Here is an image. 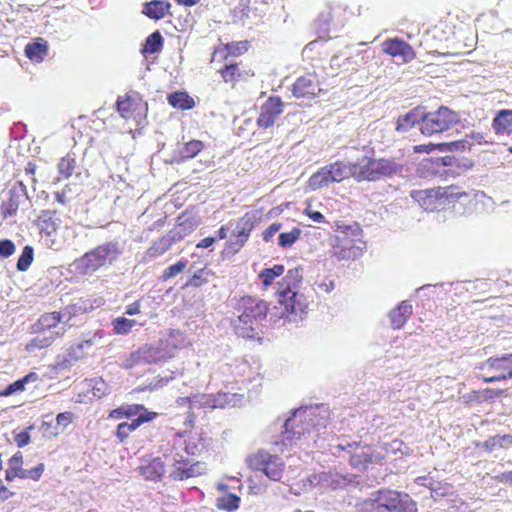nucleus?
<instances>
[{"label": "nucleus", "instance_id": "nucleus-1", "mask_svg": "<svg viewBox=\"0 0 512 512\" xmlns=\"http://www.w3.org/2000/svg\"><path fill=\"white\" fill-rule=\"evenodd\" d=\"M301 281V268L288 270L282 284L284 287L278 292V306H274L275 313H271L272 315L292 323H298L304 319L307 315L308 301L303 293L296 290Z\"/></svg>", "mask_w": 512, "mask_h": 512}, {"label": "nucleus", "instance_id": "nucleus-2", "mask_svg": "<svg viewBox=\"0 0 512 512\" xmlns=\"http://www.w3.org/2000/svg\"><path fill=\"white\" fill-rule=\"evenodd\" d=\"M327 425V411L321 407H301L294 411L292 417H289L283 427L284 436L282 444L284 446L292 445L295 439L302 435L318 432Z\"/></svg>", "mask_w": 512, "mask_h": 512}, {"label": "nucleus", "instance_id": "nucleus-3", "mask_svg": "<svg viewBox=\"0 0 512 512\" xmlns=\"http://www.w3.org/2000/svg\"><path fill=\"white\" fill-rule=\"evenodd\" d=\"M238 316L232 321L235 333L244 338H253L259 323L264 320L269 313L271 318L279 319L272 315L275 309H269L267 303L263 300H257L253 297H243L236 308Z\"/></svg>", "mask_w": 512, "mask_h": 512}, {"label": "nucleus", "instance_id": "nucleus-4", "mask_svg": "<svg viewBox=\"0 0 512 512\" xmlns=\"http://www.w3.org/2000/svg\"><path fill=\"white\" fill-rule=\"evenodd\" d=\"M123 250L124 243L117 239L102 243L75 260V269L82 275L94 273L102 267L112 265Z\"/></svg>", "mask_w": 512, "mask_h": 512}, {"label": "nucleus", "instance_id": "nucleus-5", "mask_svg": "<svg viewBox=\"0 0 512 512\" xmlns=\"http://www.w3.org/2000/svg\"><path fill=\"white\" fill-rule=\"evenodd\" d=\"M331 452L339 458H347L350 465L358 470L367 469L369 464L380 463L384 456L370 445L346 438L337 440L331 445Z\"/></svg>", "mask_w": 512, "mask_h": 512}, {"label": "nucleus", "instance_id": "nucleus-6", "mask_svg": "<svg viewBox=\"0 0 512 512\" xmlns=\"http://www.w3.org/2000/svg\"><path fill=\"white\" fill-rule=\"evenodd\" d=\"M182 451H185L187 455L194 454L193 449L184 446V441L180 437L175 438L173 443L168 444L166 448H162V456L165 458L166 464L175 468L171 472V477L174 480L195 477L200 475L203 470V465L200 462L191 464L190 459L184 456Z\"/></svg>", "mask_w": 512, "mask_h": 512}, {"label": "nucleus", "instance_id": "nucleus-7", "mask_svg": "<svg viewBox=\"0 0 512 512\" xmlns=\"http://www.w3.org/2000/svg\"><path fill=\"white\" fill-rule=\"evenodd\" d=\"M365 248L362 230L358 224H354L337 231L332 244V255L338 260H354L362 255Z\"/></svg>", "mask_w": 512, "mask_h": 512}, {"label": "nucleus", "instance_id": "nucleus-8", "mask_svg": "<svg viewBox=\"0 0 512 512\" xmlns=\"http://www.w3.org/2000/svg\"><path fill=\"white\" fill-rule=\"evenodd\" d=\"M460 122L457 112L446 106L439 107L436 111L425 112L423 110V123L420 132L424 136H433L443 133Z\"/></svg>", "mask_w": 512, "mask_h": 512}, {"label": "nucleus", "instance_id": "nucleus-9", "mask_svg": "<svg viewBox=\"0 0 512 512\" xmlns=\"http://www.w3.org/2000/svg\"><path fill=\"white\" fill-rule=\"evenodd\" d=\"M349 177H352L351 163L336 161L312 174L308 180V186L315 191L332 183L342 182Z\"/></svg>", "mask_w": 512, "mask_h": 512}, {"label": "nucleus", "instance_id": "nucleus-10", "mask_svg": "<svg viewBox=\"0 0 512 512\" xmlns=\"http://www.w3.org/2000/svg\"><path fill=\"white\" fill-rule=\"evenodd\" d=\"M243 395L234 393H218L213 394H195L191 397H180L177 403L180 405L188 404L190 409L201 408H225L227 406L234 407L241 403Z\"/></svg>", "mask_w": 512, "mask_h": 512}, {"label": "nucleus", "instance_id": "nucleus-11", "mask_svg": "<svg viewBox=\"0 0 512 512\" xmlns=\"http://www.w3.org/2000/svg\"><path fill=\"white\" fill-rule=\"evenodd\" d=\"M373 504L377 511L417 512V505L407 493L395 490H379L373 494Z\"/></svg>", "mask_w": 512, "mask_h": 512}, {"label": "nucleus", "instance_id": "nucleus-12", "mask_svg": "<svg viewBox=\"0 0 512 512\" xmlns=\"http://www.w3.org/2000/svg\"><path fill=\"white\" fill-rule=\"evenodd\" d=\"M248 465L255 471H262L270 480L280 481L285 463L277 455H271L265 450H259L247 459Z\"/></svg>", "mask_w": 512, "mask_h": 512}, {"label": "nucleus", "instance_id": "nucleus-13", "mask_svg": "<svg viewBox=\"0 0 512 512\" xmlns=\"http://www.w3.org/2000/svg\"><path fill=\"white\" fill-rule=\"evenodd\" d=\"M81 307L72 305L64 308L61 312H51L41 315L36 323L32 325V331H39V329H54L58 330L59 327L66 324V329L72 325L69 323L72 316H74Z\"/></svg>", "mask_w": 512, "mask_h": 512}, {"label": "nucleus", "instance_id": "nucleus-14", "mask_svg": "<svg viewBox=\"0 0 512 512\" xmlns=\"http://www.w3.org/2000/svg\"><path fill=\"white\" fill-rule=\"evenodd\" d=\"M29 205L26 187L19 182L9 189L7 199L1 204V214L4 218L12 217L20 207L28 208Z\"/></svg>", "mask_w": 512, "mask_h": 512}, {"label": "nucleus", "instance_id": "nucleus-15", "mask_svg": "<svg viewBox=\"0 0 512 512\" xmlns=\"http://www.w3.org/2000/svg\"><path fill=\"white\" fill-rule=\"evenodd\" d=\"M482 368L494 371L493 375L484 379L487 383L510 379L512 378V354H507L500 358L491 357L486 360Z\"/></svg>", "mask_w": 512, "mask_h": 512}, {"label": "nucleus", "instance_id": "nucleus-16", "mask_svg": "<svg viewBox=\"0 0 512 512\" xmlns=\"http://www.w3.org/2000/svg\"><path fill=\"white\" fill-rule=\"evenodd\" d=\"M282 112L283 102L281 101L280 97H269L260 107V113L257 118V125L263 129L272 127Z\"/></svg>", "mask_w": 512, "mask_h": 512}, {"label": "nucleus", "instance_id": "nucleus-17", "mask_svg": "<svg viewBox=\"0 0 512 512\" xmlns=\"http://www.w3.org/2000/svg\"><path fill=\"white\" fill-rule=\"evenodd\" d=\"M415 483L420 486L427 487L430 490L431 497L435 500L454 494V487L452 484L447 481L437 479L432 472L425 476L417 477L415 479Z\"/></svg>", "mask_w": 512, "mask_h": 512}, {"label": "nucleus", "instance_id": "nucleus-18", "mask_svg": "<svg viewBox=\"0 0 512 512\" xmlns=\"http://www.w3.org/2000/svg\"><path fill=\"white\" fill-rule=\"evenodd\" d=\"M35 334L29 343L26 345V350L34 351L36 349L47 348L56 338L62 337L66 332V324L63 323L58 330L54 329H39V331H32Z\"/></svg>", "mask_w": 512, "mask_h": 512}, {"label": "nucleus", "instance_id": "nucleus-19", "mask_svg": "<svg viewBox=\"0 0 512 512\" xmlns=\"http://www.w3.org/2000/svg\"><path fill=\"white\" fill-rule=\"evenodd\" d=\"M383 51L394 58H399L407 63L415 58L413 48L404 40L399 38L387 39L382 43Z\"/></svg>", "mask_w": 512, "mask_h": 512}, {"label": "nucleus", "instance_id": "nucleus-20", "mask_svg": "<svg viewBox=\"0 0 512 512\" xmlns=\"http://www.w3.org/2000/svg\"><path fill=\"white\" fill-rule=\"evenodd\" d=\"M168 357V353L160 345H144L131 354L134 363L154 364Z\"/></svg>", "mask_w": 512, "mask_h": 512}, {"label": "nucleus", "instance_id": "nucleus-21", "mask_svg": "<svg viewBox=\"0 0 512 512\" xmlns=\"http://www.w3.org/2000/svg\"><path fill=\"white\" fill-rule=\"evenodd\" d=\"M320 90L316 76L307 74L297 78L293 84L292 93L296 98H312Z\"/></svg>", "mask_w": 512, "mask_h": 512}, {"label": "nucleus", "instance_id": "nucleus-22", "mask_svg": "<svg viewBox=\"0 0 512 512\" xmlns=\"http://www.w3.org/2000/svg\"><path fill=\"white\" fill-rule=\"evenodd\" d=\"M373 168V181H378L384 177H392L394 175L402 174L404 167L402 164L397 163L393 159L374 158Z\"/></svg>", "mask_w": 512, "mask_h": 512}, {"label": "nucleus", "instance_id": "nucleus-23", "mask_svg": "<svg viewBox=\"0 0 512 512\" xmlns=\"http://www.w3.org/2000/svg\"><path fill=\"white\" fill-rule=\"evenodd\" d=\"M412 199L417 201L419 205L428 211L438 209L440 206V198L438 195V188L426 190H412L410 192Z\"/></svg>", "mask_w": 512, "mask_h": 512}, {"label": "nucleus", "instance_id": "nucleus-24", "mask_svg": "<svg viewBox=\"0 0 512 512\" xmlns=\"http://www.w3.org/2000/svg\"><path fill=\"white\" fill-rule=\"evenodd\" d=\"M423 123V109L420 107H416L410 110L408 113L404 115H400L397 119L396 130L398 132L404 133L411 130L416 125L421 127Z\"/></svg>", "mask_w": 512, "mask_h": 512}, {"label": "nucleus", "instance_id": "nucleus-25", "mask_svg": "<svg viewBox=\"0 0 512 512\" xmlns=\"http://www.w3.org/2000/svg\"><path fill=\"white\" fill-rule=\"evenodd\" d=\"M374 158L363 157L351 163L352 177L357 182L373 181Z\"/></svg>", "mask_w": 512, "mask_h": 512}, {"label": "nucleus", "instance_id": "nucleus-26", "mask_svg": "<svg viewBox=\"0 0 512 512\" xmlns=\"http://www.w3.org/2000/svg\"><path fill=\"white\" fill-rule=\"evenodd\" d=\"M412 311V305L408 301H402L396 308L392 309L388 315L392 328H402L412 315Z\"/></svg>", "mask_w": 512, "mask_h": 512}, {"label": "nucleus", "instance_id": "nucleus-27", "mask_svg": "<svg viewBox=\"0 0 512 512\" xmlns=\"http://www.w3.org/2000/svg\"><path fill=\"white\" fill-rule=\"evenodd\" d=\"M204 148V144L200 140H191L187 143L179 145L175 152V161L177 163L185 162L199 154Z\"/></svg>", "mask_w": 512, "mask_h": 512}, {"label": "nucleus", "instance_id": "nucleus-28", "mask_svg": "<svg viewBox=\"0 0 512 512\" xmlns=\"http://www.w3.org/2000/svg\"><path fill=\"white\" fill-rule=\"evenodd\" d=\"M352 482L350 475H342L338 472L327 471L322 472V489H341Z\"/></svg>", "mask_w": 512, "mask_h": 512}, {"label": "nucleus", "instance_id": "nucleus-29", "mask_svg": "<svg viewBox=\"0 0 512 512\" xmlns=\"http://www.w3.org/2000/svg\"><path fill=\"white\" fill-rule=\"evenodd\" d=\"M166 464L165 458L163 460L158 457L153 459L146 465L140 467V473L146 480L155 481L160 479L165 472Z\"/></svg>", "mask_w": 512, "mask_h": 512}, {"label": "nucleus", "instance_id": "nucleus-30", "mask_svg": "<svg viewBox=\"0 0 512 512\" xmlns=\"http://www.w3.org/2000/svg\"><path fill=\"white\" fill-rule=\"evenodd\" d=\"M171 4L162 0H153L145 4L144 14L151 19H162L166 16Z\"/></svg>", "mask_w": 512, "mask_h": 512}, {"label": "nucleus", "instance_id": "nucleus-31", "mask_svg": "<svg viewBox=\"0 0 512 512\" xmlns=\"http://www.w3.org/2000/svg\"><path fill=\"white\" fill-rule=\"evenodd\" d=\"M493 128L498 134H510L512 132V110L499 111L493 120Z\"/></svg>", "mask_w": 512, "mask_h": 512}, {"label": "nucleus", "instance_id": "nucleus-32", "mask_svg": "<svg viewBox=\"0 0 512 512\" xmlns=\"http://www.w3.org/2000/svg\"><path fill=\"white\" fill-rule=\"evenodd\" d=\"M438 195L440 198V206L454 203L463 197L467 198L469 196L468 193L461 191L456 186L438 187Z\"/></svg>", "mask_w": 512, "mask_h": 512}, {"label": "nucleus", "instance_id": "nucleus-33", "mask_svg": "<svg viewBox=\"0 0 512 512\" xmlns=\"http://www.w3.org/2000/svg\"><path fill=\"white\" fill-rule=\"evenodd\" d=\"M47 53V44L45 41L29 43L25 47V55L32 61L41 62Z\"/></svg>", "mask_w": 512, "mask_h": 512}, {"label": "nucleus", "instance_id": "nucleus-34", "mask_svg": "<svg viewBox=\"0 0 512 512\" xmlns=\"http://www.w3.org/2000/svg\"><path fill=\"white\" fill-rule=\"evenodd\" d=\"M168 102L174 108L191 109L194 107V100L185 92H175L168 96Z\"/></svg>", "mask_w": 512, "mask_h": 512}, {"label": "nucleus", "instance_id": "nucleus-35", "mask_svg": "<svg viewBox=\"0 0 512 512\" xmlns=\"http://www.w3.org/2000/svg\"><path fill=\"white\" fill-rule=\"evenodd\" d=\"M456 161L457 160L452 156H445V157L437 158L435 161L429 160L424 164V166L435 168V173H438L440 175H443V174L448 175L449 172L452 175H454L453 170L448 171V170L444 169L443 171H441V168L452 167V166H454Z\"/></svg>", "mask_w": 512, "mask_h": 512}, {"label": "nucleus", "instance_id": "nucleus-36", "mask_svg": "<svg viewBox=\"0 0 512 512\" xmlns=\"http://www.w3.org/2000/svg\"><path fill=\"white\" fill-rule=\"evenodd\" d=\"M180 222L174 228L172 233V240H180L186 235L193 232L196 228V223L189 218L182 220V217H179Z\"/></svg>", "mask_w": 512, "mask_h": 512}, {"label": "nucleus", "instance_id": "nucleus-37", "mask_svg": "<svg viewBox=\"0 0 512 512\" xmlns=\"http://www.w3.org/2000/svg\"><path fill=\"white\" fill-rule=\"evenodd\" d=\"M163 46V37L159 31H155L151 33L145 41V44L142 49V53L153 54L157 53L162 49Z\"/></svg>", "mask_w": 512, "mask_h": 512}, {"label": "nucleus", "instance_id": "nucleus-38", "mask_svg": "<svg viewBox=\"0 0 512 512\" xmlns=\"http://www.w3.org/2000/svg\"><path fill=\"white\" fill-rule=\"evenodd\" d=\"M252 223L249 219L241 218L237 221L235 227L232 230V236L234 238H240V241L247 242L251 230H252Z\"/></svg>", "mask_w": 512, "mask_h": 512}, {"label": "nucleus", "instance_id": "nucleus-39", "mask_svg": "<svg viewBox=\"0 0 512 512\" xmlns=\"http://www.w3.org/2000/svg\"><path fill=\"white\" fill-rule=\"evenodd\" d=\"M141 425V420L134 419L131 423L122 422L118 424L116 429V436L121 443H124L129 434L136 430Z\"/></svg>", "mask_w": 512, "mask_h": 512}, {"label": "nucleus", "instance_id": "nucleus-40", "mask_svg": "<svg viewBox=\"0 0 512 512\" xmlns=\"http://www.w3.org/2000/svg\"><path fill=\"white\" fill-rule=\"evenodd\" d=\"M473 145V142L468 138L464 137L463 139L452 141L449 143H440L438 144V149L440 151H464L466 149H470Z\"/></svg>", "mask_w": 512, "mask_h": 512}, {"label": "nucleus", "instance_id": "nucleus-41", "mask_svg": "<svg viewBox=\"0 0 512 512\" xmlns=\"http://www.w3.org/2000/svg\"><path fill=\"white\" fill-rule=\"evenodd\" d=\"M284 272L283 265H274L272 268H266L259 274L260 279L265 287L272 284L273 280L282 275Z\"/></svg>", "mask_w": 512, "mask_h": 512}, {"label": "nucleus", "instance_id": "nucleus-42", "mask_svg": "<svg viewBox=\"0 0 512 512\" xmlns=\"http://www.w3.org/2000/svg\"><path fill=\"white\" fill-rule=\"evenodd\" d=\"M217 507L225 511H234L238 509L240 503V497L235 494H227L221 498H218Z\"/></svg>", "mask_w": 512, "mask_h": 512}, {"label": "nucleus", "instance_id": "nucleus-43", "mask_svg": "<svg viewBox=\"0 0 512 512\" xmlns=\"http://www.w3.org/2000/svg\"><path fill=\"white\" fill-rule=\"evenodd\" d=\"M75 167H76L75 158L70 155H67L59 161L58 172L62 177L68 178L73 174Z\"/></svg>", "mask_w": 512, "mask_h": 512}, {"label": "nucleus", "instance_id": "nucleus-44", "mask_svg": "<svg viewBox=\"0 0 512 512\" xmlns=\"http://www.w3.org/2000/svg\"><path fill=\"white\" fill-rule=\"evenodd\" d=\"M136 321L124 317H118L112 321L113 329L116 334L126 335L135 326Z\"/></svg>", "mask_w": 512, "mask_h": 512}, {"label": "nucleus", "instance_id": "nucleus-45", "mask_svg": "<svg viewBox=\"0 0 512 512\" xmlns=\"http://www.w3.org/2000/svg\"><path fill=\"white\" fill-rule=\"evenodd\" d=\"M85 354L86 351L83 350V346H79L78 344L71 346L62 363V367L72 365L74 362L82 359L85 356Z\"/></svg>", "mask_w": 512, "mask_h": 512}, {"label": "nucleus", "instance_id": "nucleus-46", "mask_svg": "<svg viewBox=\"0 0 512 512\" xmlns=\"http://www.w3.org/2000/svg\"><path fill=\"white\" fill-rule=\"evenodd\" d=\"M300 234L301 230L295 227L289 232L281 233L278 237V243L281 247H290L298 240Z\"/></svg>", "mask_w": 512, "mask_h": 512}, {"label": "nucleus", "instance_id": "nucleus-47", "mask_svg": "<svg viewBox=\"0 0 512 512\" xmlns=\"http://www.w3.org/2000/svg\"><path fill=\"white\" fill-rule=\"evenodd\" d=\"M33 255V248L28 245L25 246L17 261V269L19 271H26L33 261Z\"/></svg>", "mask_w": 512, "mask_h": 512}, {"label": "nucleus", "instance_id": "nucleus-48", "mask_svg": "<svg viewBox=\"0 0 512 512\" xmlns=\"http://www.w3.org/2000/svg\"><path fill=\"white\" fill-rule=\"evenodd\" d=\"M90 387L92 394L97 398H102L110 393L109 385L102 378L92 379L90 381Z\"/></svg>", "mask_w": 512, "mask_h": 512}, {"label": "nucleus", "instance_id": "nucleus-49", "mask_svg": "<svg viewBox=\"0 0 512 512\" xmlns=\"http://www.w3.org/2000/svg\"><path fill=\"white\" fill-rule=\"evenodd\" d=\"M212 275L213 273L211 272V270L207 268L200 269L193 274V276L191 277L187 284L193 287H199L203 283L208 282L209 277Z\"/></svg>", "mask_w": 512, "mask_h": 512}, {"label": "nucleus", "instance_id": "nucleus-50", "mask_svg": "<svg viewBox=\"0 0 512 512\" xmlns=\"http://www.w3.org/2000/svg\"><path fill=\"white\" fill-rule=\"evenodd\" d=\"M220 73L226 83H234L240 76L237 64H226L225 67L220 70Z\"/></svg>", "mask_w": 512, "mask_h": 512}, {"label": "nucleus", "instance_id": "nucleus-51", "mask_svg": "<svg viewBox=\"0 0 512 512\" xmlns=\"http://www.w3.org/2000/svg\"><path fill=\"white\" fill-rule=\"evenodd\" d=\"M40 221L45 223V226H42V231H46L47 235H50L52 232L56 231L59 226V220L54 219L52 213L49 211L44 212L40 216Z\"/></svg>", "mask_w": 512, "mask_h": 512}, {"label": "nucleus", "instance_id": "nucleus-52", "mask_svg": "<svg viewBox=\"0 0 512 512\" xmlns=\"http://www.w3.org/2000/svg\"><path fill=\"white\" fill-rule=\"evenodd\" d=\"M187 266L186 260H179L177 263L169 266L163 273V279L167 280L173 278L183 272Z\"/></svg>", "mask_w": 512, "mask_h": 512}, {"label": "nucleus", "instance_id": "nucleus-53", "mask_svg": "<svg viewBox=\"0 0 512 512\" xmlns=\"http://www.w3.org/2000/svg\"><path fill=\"white\" fill-rule=\"evenodd\" d=\"M43 470V464H39L32 469H23L19 474V478L38 480L41 477Z\"/></svg>", "mask_w": 512, "mask_h": 512}, {"label": "nucleus", "instance_id": "nucleus-54", "mask_svg": "<svg viewBox=\"0 0 512 512\" xmlns=\"http://www.w3.org/2000/svg\"><path fill=\"white\" fill-rule=\"evenodd\" d=\"M245 243V241H240V238H234L231 235L225 246L224 253L227 255H234L244 246Z\"/></svg>", "mask_w": 512, "mask_h": 512}, {"label": "nucleus", "instance_id": "nucleus-55", "mask_svg": "<svg viewBox=\"0 0 512 512\" xmlns=\"http://www.w3.org/2000/svg\"><path fill=\"white\" fill-rule=\"evenodd\" d=\"M304 489L310 490L313 487H319L322 489V472L318 474H312L303 480Z\"/></svg>", "mask_w": 512, "mask_h": 512}, {"label": "nucleus", "instance_id": "nucleus-56", "mask_svg": "<svg viewBox=\"0 0 512 512\" xmlns=\"http://www.w3.org/2000/svg\"><path fill=\"white\" fill-rule=\"evenodd\" d=\"M25 389V384L22 379H19L11 384H9L3 391L0 392V396H10L16 392L23 391Z\"/></svg>", "mask_w": 512, "mask_h": 512}, {"label": "nucleus", "instance_id": "nucleus-57", "mask_svg": "<svg viewBox=\"0 0 512 512\" xmlns=\"http://www.w3.org/2000/svg\"><path fill=\"white\" fill-rule=\"evenodd\" d=\"M15 252V245L9 239L0 240V257L8 258Z\"/></svg>", "mask_w": 512, "mask_h": 512}, {"label": "nucleus", "instance_id": "nucleus-58", "mask_svg": "<svg viewBox=\"0 0 512 512\" xmlns=\"http://www.w3.org/2000/svg\"><path fill=\"white\" fill-rule=\"evenodd\" d=\"M23 456L21 452L15 453L8 461V468L20 474L23 470Z\"/></svg>", "mask_w": 512, "mask_h": 512}, {"label": "nucleus", "instance_id": "nucleus-59", "mask_svg": "<svg viewBox=\"0 0 512 512\" xmlns=\"http://www.w3.org/2000/svg\"><path fill=\"white\" fill-rule=\"evenodd\" d=\"M247 41H240L237 43L227 44L226 49L230 55H240L247 50Z\"/></svg>", "mask_w": 512, "mask_h": 512}, {"label": "nucleus", "instance_id": "nucleus-60", "mask_svg": "<svg viewBox=\"0 0 512 512\" xmlns=\"http://www.w3.org/2000/svg\"><path fill=\"white\" fill-rule=\"evenodd\" d=\"M121 409H123L122 415H124V417L131 418L136 415L139 416V413L144 409V406L140 404H133L121 406Z\"/></svg>", "mask_w": 512, "mask_h": 512}, {"label": "nucleus", "instance_id": "nucleus-61", "mask_svg": "<svg viewBox=\"0 0 512 512\" xmlns=\"http://www.w3.org/2000/svg\"><path fill=\"white\" fill-rule=\"evenodd\" d=\"M373 58V53L369 50H364L362 52H359L355 57H352L351 59H355L353 62L357 66H362L368 63Z\"/></svg>", "mask_w": 512, "mask_h": 512}, {"label": "nucleus", "instance_id": "nucleus-62", "mask_svg": "<svg viewBox=\"0 0 512 512\" xmlns=\"http://www.w3.org/2000/svg\"><path fill=\"white\" fill-rule=\"evenodd\" d=\"M32 429H33V426H29L27 428V431H22V432L16 434L14 440L18 447L22 448L30 443L29 430H32Z\"/></svg>", "mask_w": 512, "mask_h": 512}, {"label": "nucleus", "instance_id": "nucleus-63", "mask_svg": "<svg viewBox=\"0 0 512 512\" xmlns=\"http://www.w3.org/2000/svg\"><path fill=\"white\" fill-rule=\"evenodd\" d=\"M281 224L273 223L263 232V240L269 242L272 240L274 235L280 230Z\"/></svg>", "mask_w": 512, "mask_h": 512}, {"label": "nucleus", "instance_id": "nucleus-64", "mask_svg": "<svg viewBox=\"0 0 512 512\" xmlns=\"http://www.w3.org/2000/svg\"><path fill=\"white\" fill-rule=\"evenodd\" d=\"M483 447L489 451V452H492L498 448H501L500 447V440H499V435H495L493 437H490L489 439H487L484 443H483Z\"/></svg>", "mask_w": 512, "mask_h": 512}]
</instances>
